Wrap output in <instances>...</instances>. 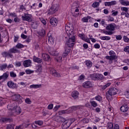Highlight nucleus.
<instances>
[{"mask_svg":"<svg viewBox=\"0 0 129 129\" xmlns=\"http://www.w3.org/2000/svg\"><path fill=\"white\" fill-rule=\"evenodd\" d=\"M109 55L110 56H106L105 58L107 60H109L108 63L109 64H112L114 62H116L117 61V56L114 51L113 50H110L109 52Z\"/></svg>","mask_w":129,"mask_h":129,"instance_id":"obj_1","label":"nucleus"},{"mask_svg":"<svg viewBox=\"0 0 129 129\" xmlns=\"http://www.w3.org/2000/svg\"><path fill=\"white\" fill-rule=\"evenodd\" d=\"M68 36L69 37V39L67 41L66 43V47H67L68 49H70V48H72L73 46H74L76 37H75V35H70Z\"/></svg>","mask_w":129,"mask_h":129,"instance_id":"obj_2","label":"nucleus"},{"mask_svg":"<svg viewBox=\"0 0 129 129\" xmlns=\"http://www.w3.org/2000/svg\"><path fill=\"white\" fill-rule=\"evenodd\" d=\"M78 109V106H73L71 107H70L69 109L67 110H62L61 111H59L58 112V113L59 115H62V114H68L69 113H72L73 111H75V110H77Z\"/></svg>","mask_w":129,"mask_h":129,"instance_id":"obj_3","label":"nucleus"},{"mask_svg":"<svg viewBox=\"0 0 129 129\" xmlns=\"http://www.w3.org/2000/svg\"><path fill=\"white\" fill-rule=\"evenodd\" d=\"M116 92H117V89H115V88H110L108 91L106 93L107 98L110 97V96H112V95H115Z\"/></svg>","mask_w":129,"mask_h":129,"instance_id":"obj_4","label":"nucleus"},{"mask_svg":"<svg viewBox=\"0 0 129 129\" xmlns=\"http://www.w3.org/2000/svg\"><path fill=\"white\" fill-rule=\"evenodd\" d=\"M93 80H102L103 79V75L100 74H93L90 76Z\"/></svg>","mask_w":129,"mask_h":129,"instance_id":"obj_5","label":"nucleus"},{"mask_svg":"<svg viewBox=\"0 0 129 129\" xmlns=\"http://www.w3.org/2000/svg\"><path fill=\"white\" fill-rule=\"evenodd\" d=\"M59 10V5L57 4H53L49 10L50 15H53L55 14Z\"/></svg>","mask_w":129,"mask_h":129,"instance_id":"obj_6","label":"nucleus"},{"mask_svg":"<svg viewBox=\"0 0 129 129\" xmlns=\"http://www.w3.org/2000/svg\"><path fill=\"white\" fill-rule=\"evenodd\" d=\"M23 21H26L27 22H32L33 19L32 18V15L29 13H24V15L22 16Z\"/></svg>","mask_w":129,"mask_h":129,"instance_id":"obj_7","label":"nucleus"},{"mask_svg":"<svg viewBox=\"0 0 129 129\" xmlns=\"http://www.w3.org/2000/svg\"><path fill=\"white\" fill-rule=\"evenodd\" d=\"M66 32L67 36H73L75 35V34L73 32V29L70 28V26H66Z\"/></svg>","mask_w":129,"mask_h":129,"instance_id":"obj_8","label":"nucleus"},{"mask_svg":"<svg viewBox=\"0 0 129 129\" xmlns=\"http://www.w3.org/2000/svg\"><path fill=\"white\" fill-rule=\"evenodd\" d=\"M22 112V109L21 107L17 106L15 107V109L12 110V115H16L17 114H20Z\"/></svg>","mask_w":129,"mask_h":129,"instance_id":"obj_9","label":"nucleus"},{"mask_svg":"<svg viewBox=\"0 0 129 129\" xmlns=\"http://www.w3.org/2000/svg\"><path fill=\"white\" fill-rule=\"evenodd\" d=\"M50 71L51 74H52V76H54V77H61V75L58 72H57V71L55 70L54 68H50Z\"/></svg>","mask_w":129,"mask_h":129,"instance_id":"obj_10","label":"nucleus"},{"mask_svg":"<svg viewBox=\"0 0 129 129\" xmlns=\"http://www.w3.org/2000/svg\"><path fill=\"white\" fill-rule=\"evenodd\" d=\"M49 23L53 27H56L58 24V20H57V18L52 17L50 19Z\"/></svg>","mask_w":129,"mask_h":129,"instance_id":"obj_11","label":"nucleus"},{"mask_svg":"<svg viewBox=\"0 0 129 129\" xmlns=\"http://www.w3.org/2000/svg\"><path fill=\"white\" fill-rule=\"evenodd\" d=\"M82 86L84 87V88H90L92 87L93 85L91 82L87 81L83 84Z\"/></svg>","mask_w":129,"mask_h":129,"instance_id":"obj_12","label":"nucleus"},{"mask_svg":"<svg viewBox=\"0 0 129 129\" xmlns=\"http://www.w3.org/2000/svg\"><path fill=\"white\" fill-rule=\"evenodd\" d=\"M7 85L10 88H12L13 89L17 88V84H15V83L12 81H9L7 83Z\"/></svg>","mask_w":129,"mask_h":129,"instance_id":"obj_13","label":"nucleus"},{"mask_svg":"<svg viewBox=\"0 0 129 129\" xmlns=\"http://www.w3.org/2000/svg\"><path fill=\"white\" fill-rule=\"evenodd\" d=\"M71 125V124L70 123V121L68 120H64L63 121V122L62 123V127L63 128L67 129Z\"/></svg>","mask_w":129,"mask_h":129,"instance_id":"obj_14","label":"nucleus"},{"mask_svg":"<svg viewBox=\"0 0 129 129\" xmlns=\"http://www.w3.org/2000/svg\"><path fill=\"white\" fill-rule=\"evenodd\" d=\"M32 64V61L30 59L25 60L23 62L24 67H30Z\"/></svg>","mask_w":129,"mask_h":129,"instance_id":"obj_15","label":"nucleus"},{"mask_svg":"<svg viewBox=\"0 0 129 129\" xmlns=\"http://www.w3.org/2000/svg\"><path fill=\"white\" fill-rule=\"evenodd\" d=\"M17 105V104H15V103L12 104H9L7 106V108L9 109V110H11V112H13V110L16 108V106Z\"/></svg>","mask_w":129,"mask_h":129,"instance_id":"obj_16","label":"nucleus"},{"mask_svg":"<svg viewBox=\"0 0 129 129\" xmlns=\"http://www.w3.org/2000/svg\"><path fill=\"white\" fill-rule=\"evenodd\" d=\"M106 29L108 31H114L115 29V24H109L108 26H106Z\"/></svg>","mask_w":129,"mask_h":129,"instance_id":"obj_17","label":"nucleus"},{"mask_svg":"<svg viewBox=\"0 0 129 129\" xmlns=\"http://www.w3.org/2000/svg\"><path fill=\"white\" fill-rule=\"evenodd\" d=\"M72 96L74 99H78L79 96V92L77 91H74L72 93Z\"/></svg>","mask_w":129,"mask_h":129,"instance_id":"obj_18","label":"nucleus"},{"mask_svg":"<svg viewBox=\"0 0 129 129\" xmlns=\"http://www.w3.org/2000/svg\"><path fill=\"white\" fill-rule=\"evenodd\" d=\"M64 52L62 54V57H66L69 53H70V51H71V48H68L67 47H65L64 48Z\"/></svg>","mask_w":129,"mask_h":129,"instance_id":"obj_19","label":"nucleus"},{"mask_svg":"<svg viewBox=\"0 0 129 129\" xmlns=\"http://www.w3.org/2000/svg\"><path fill=\"white\" fill-rule=\"evenodd\" d=\"M42 58L44 61H51V57L48 54L43 53Z\"/></svg>","mask_w":129,"mask_h":129,"instance_id":"obj_20","label":"nucleus"},{"mask_svg":"<svg viewBox=\"0 0 129 129\" xmlns=\"http://www.w3.org/2000/svg\"><path fill=\"white\" fill-rule=\"evenodd\" d=\"M66 119L63 117L57 116L55 118V121L57 122H63Z\"/></svg>","mask_w":129,"mask_h":129,"instance_id":"obj_21","label":"nucleus"},{"mask_svg":"<svg viewBox=\"0 0 129 129\" xmlns=\"http://www.w3.org/2000/svg\"><path fill=\"white\" fill-rule=\"evenodd\" d=\"M47 36L48 43L51 45H53V44H54V39L53 38V37H52L50 33L47 34Z\"/></svg>","mask_w":129,"mask_h":129,"instance_id":"obj_22","label":"nucleus"},{"mask_svg":"<svg viewBox=\"0 0 129 129\" xmlns=\"http://www.w3.org/2000/svg\"><path fill=\"white\" fill-rule=\"evenodd\" d=\"M120 110L122 112H126L128 110V107L126 105H123L120 107Z\"/></svg>","mask_w":129,"mask_h":129,"instance_id":"obj_23","label":"nucleus"},{"mask_svg":"<svg viewBox=\"0 0 129 129\" xmlns=\"http://www.w3.org/2000/svg\"><path fill=\"white\" fill-rule=\"evenodd\" d=\"M33 61L34 62H36L37 63H42V62L43 61V60H42V59L39 58V57H37L36 56H33Z\"/></svg>","mask_w":129,"mask_h":129,"instance_id":"obj_24","label":"nucleus"},{"mask_svg":"<svg viewBox=\"0 0 129 129\" xmlns=\"http://www.w3.org/2000/svg\"><path fill=\"white\" fill-rule=\"evenodd\" d=\"M12 120L10 119V118H1L0 119V123H3V122H6V121H12Z\"/></svg>","mask_w":129,"mask_h":129,"instance_id":"obj_25","label":"nucleus"},{"mask_svg":"<svg viewBox=\"0 0 129 129\" xmlns=\"http://www.w3.org/2000/svg\"><path fill=\"white\" fill-rule=\"evenodd\" d=\"M119 3L122 6H129V2L124 0H119Z\"/></svg>","mask_w":129,"mask_h":129,"instance_id":"obj_26","label":"nucleus"},{"mask_svg":"<svg viewBox=\"0 0 129 129\" xmlns=\"http://www.w3.org/2000/svg\"><path fill=\"white\" fill-rule=\"evenodd\" d=\"M42 85H31L30 86V88L37 89L38 88H41Z\"/></svg>","mask_w":129,"mask_h":129,"instance_id":"obj_27","label":"nucleus"},{"mask_svg":"<svg viewBox=\"0 0 129 129\" xmlns=\"http://www.w3.org/2000/svg\"><path fill=\"white\" fill-rule=\"evenodd\" d=\"M10 74H9V72L5 73L3 76H2V77L4 80H7L8 79V78L9 77V75Z\"/></svg>","mask_w":129,"mask_h":129,"instance_id":"obj_28","label":"nucleus"},{"mask_svg":"<svg viewBox=\"0 0 129 129\" xmlns=\"http://www.w3.org/2000/svg\"><path fill=\"white\" fill-rule=\"evenodd\" d=\"M38 34L39 36H41V37H44L45 35H46V32L45 31V30L41 29L39 32Z\"/></svg>","mask_w":129,"mask_h":129,"instance_id":"obj_29","label":"nucleus"},{"mask_svg":"<svg viewBox=\"0 0 129 129\" xmlns=\"http://www.w3.org/2000/svg\"><path fill=\"white\" fill-rule=\"evenodd\" d=\"M100 39L103 41H109L111 38L109 36H101L100 37Z\"/></svg>","mask_w":129,"mask_h":129,"instance_id":"obj_30","label":"nucleus"},{"mask_svg":"<svg viewBox=\"0 0 129 129\" xmlns=\"http://www.w3.org/2000/svg\"><path fill=\"white\" fill-rule=\"evenodd\" d=\"M41 72H42V66L39 65L37 67V69L36 71V73H38V74H40V73Z\"/></svg>","mask_w":129,"mask_h":129,"instance_id":"obj_31","label":"nucleus"},{"mask_svg":"<svg viewBox=\"0 0 129 129\" xmlns=\"http://www.w3.org/2000/svg\"><path fill=\"white\" fill-rule=\"evenodd\" d=\"M86 64L88 68H90L92 66V62L90 60H87L86 61Z\"/></svg>","mask_w":129,"mask_h":129,"instance_id":"obj_32","label":"nucleus"},{"mask_svg":"<svg viewBox=\"0 0 129 129\" xmlns=\"http://www.w3.org/2000/svg\"><path fill=\"white\" fill-rule=\"evenodd\" d=\"M78 8L79 7L75 5V4H74L72 6V9H73V10H75V13H78V12H79V9Z\"/></svg>","mask_w":129,"mask_h":129,"instance_id":"obj_33","label":"nucleus"},{"mask_svg":"<svg viewBox=\"0 0 129 129\" xmlns=\"http://www.w3.org/2000/svg\"><path fill=\"white\" fill-rule=\"evenodd\" d=\"M8 68V64L7 63L3 64L0 66V70H5Z\"/></svg>","mask_w":129,"mask_h":129,"instance_id":"obj_34","label":"nucleus"},{"mask_svg":"<svg viewBox=\"0 0 129 129\" xmlns=\"http://www.w3.org/2000/svg\"><path fill=\"white\" fill-rule=\"evenodd\" d=\"M13 99L14 101L18 100V99H20V97H21V96L20 95H14L12 96Z\"/></svg>","mask_w":129,"mask_h":129,"instance_id":"obj_35","label":"nucleus"},{"mask_svg":"<svg viewBox=\"0 0 129 129\" xmlns=\"http://www.w3.org/2000/svg\"><path fill=\"white\" fill-rule=\"evenodd\" d=\"M9 53H18V50L15 48H11L9 51Z\"/></svg>","mask_w":129,"mask_h":129,"instance_id":"obj_36","label":"nucleus"},{"mask_svg":"<svg viewBox=\"0 0 129 129\" xmlns=\"http://www.w3.org/2000/svg\"><path fill=\"white\" fill-rule=\"evenodd\" d=\"M90 103L91 105L93 106V107H96L97 106V103L94 101H91Z\"/></svg>","mask_w":129,"mask_h":129,"instance_id":"obj_37","label":"nucleus"},{"mask_svg":"<svg viewBox=\"0 0 129 129\" xmlns=\"http://www.w3.org/2000/svg\"><path fill=\"white\" fill-rule=\"evenodd\" d=\"M16 48H17V49H21V48H24V45L21 43H18L16 45Z\"/></svg>","mask_w":129,"mask_h":129,"instance_id":"obj_38","label":"nucleus"},{"mask_svg":"<svg viewBox=\"0 0 129 129\" xmlns=\"http://www.w3.org/2000/svg\"><path fill=\"white\" fill-rule=\"evenodd\" d=\"M10 76L13 78H16V77H17V74H16V73H15L14 72H11Z\"/></svg>","mask_w":129,"mask_h":129,"instance_id":"obj_39","label":"nucleus"},{"mask_svg":"<svg viewBox=\"0 0 129 129\" xmlns=\"http://www.w3.org/2000/svg\"><path fill=\"white\" fill-rule=\"evenodd\" d=\"M99 6V2H95L92 4V7L93 8H97V7Z\"/></svg>","mask_w":129,"mask_h":129,"instance_id":"obj_40","label":"nucleus"},{"mask_svg":"<svg viewBox=\"0 0 129 129\" xmlns=\"http://www.w3.org/2000/svg\"><path fill=\"white\" fill-rule=\"evenodd\" d=\"M40 21L43 24V25H46L47 24V22H46V20L44 19L43 18H39Z\"/></svg>","mask_w":129,"mask_h":129,"instance_id":"obj_41","label":"nucleus"},{"mask_svg":"<svg viewBox=\"0 0 129 129\" xmlns=\"http://www.w3.org/2000/svg\"><path fill=\"white\" fill-rule=\"evenodd\" d=\"M123 40L124 42H126L127 43L129 42V38L126 36H124L123 37Z\"/></svg>","mask_w":129,"mask_h":129,"instance_id":"obj_42","label":"nucleus"},{"mask_svg":"<svg viewBox=\"0 0 129 129\" xmlns=\"http://www.w3.org/2000/svg\"><path fill=\"white\" fill-rule=\"evenodd\" d=\"M95 99L96 100H97L98 101H99L100 102V101L102 100V97H101V96H96Z\"/></svg>","mask_w":129,"mask_h":129,"instance_id":"obj_43","label":"nucleus"},{"mask_svg":"<svg viewBox=\"0 0 129 129\" xmlns=\"http://www.w3.org/2000/svg\"><path fill=\"white\" fill-rule=\"evenodd\" d=\"M51 55L52 56H58L59 53H58V51H52L50 53Z\"/></svg>","mask_w":129,"mask_h":129,"instance_id":"obj_44","label":"nucleus"},{"mask_svg":"<svg viewBox=\"0 0 129 129\" xmlns=\"http://www.w3.org/2000/svg\"><path fill=\"white\" fill-rule=\"evenodd\" d=\"M104 34H105V35H112L113 34V32L112 31H103Z\"/></svg>","mask_w":129,"mask_h":129,"instance_id":"obj_45","label":"nucleus"},{"mask_svg":"<svg viewBox=\"0 0 129 129\" xmlns=\"http://www.w3.org/2000/svg\"><path fill=\"white\" fill-rule=\"evenodd\" d=\"M25 102L26 103H27V104H31L32 103V101H31L30 98H27L25 99Z\"/></svg>","mask_w":129,"mask_h":129,"instance_id":"obj_46","label":"nucleus"},{"mask_svg":"<svg viewBox=\"0 0 129 129\" xmlns=\"http://www.w3.org/2000/svg\"><path fill=\"white\" fill-rule=\"evenodd\" d=\"M124 52H126L128 54H129V46H127L123 49Z\"/></svg>","mask_w":129,"mask_h":129,"instance_id":"obj_47","label":"nucleus"},{"mask_svg":"<svg viewBox=\"0 0 129 129\" xmlns=\"http://www.w3.org/2000/svg\"><path fill=\"white\" fill-rule=\"evenodd\" d=\"M55 59L57 62H60L62 60V56H59L57 57H55Z\"/></svg>","mask_w":129,"mask_h":129,"instance_id":"obj_48","label":"nucleus"},{"mask_svg":"<svg viewBox=\"0 0 129 129\" xmlns=\"http://www.w3.org/2000/svg\"><path fill=\"white\" fill-rule=\"evenodd\" d=\"M111 84V83H108L107 84H106L105 85H104L103 87V89H106V88H107V87H108V86H110V85Z\"/></svg>","mask_w":129,"mask_h":129,"instance_id":"obj_49","label":"nucleus"},{"mask_svg":"<svg viewBox=\"0 0 129 129\" xmlns=\"http://www.w3.org/2000/svg\"><path fill=\"white\" fill-rule=\"evenodd\" d=\"M36 124H38V125H42L43 124V122L42 121H35Z\"/></svg>","mask_w":129,"mask_h":129,"instance_id":"obj_50","label":"nucleus"},{"mask_svg":"<svg viewBox=\"0 0 129 129\" xmlns=\"http://www.w3.org/2000/svg\"><path fill=\"white\" fill-rule=\"evenodd\" d=\"M121 11H123L124 12H125V13H127V11H128V8L126 7H122L121 8Z\"/></svg>","mask_w":129,"mask_h":129,"instance_id":"obj_51","label":"nucleus"},{"mask_svg":"<svg viewBox=\"0 0 129 129\" xmlns=\"http://www.w3.org/2000/svg\"><path fill=\"white\" fill-rule=\"evenodd\" d=\"M21 65H22V63L21 62V61H17L15 63V66L16 67H20Z\"/></svg>","mask_w":129,"mask_h":129,"instance_id":"obj_52","label":"nucleus"},{"mask_svg":"<svg viewBox=\"0 0 129 129\" xmlns=\"http://www.w3.org/2000/svg\"><path fill=\"white\" fill-rule=\"evenodd\" d=\"M3 57H8L9 56V52H4L2 53Z\"/></svg>","mask_w":129,"mask_h":129,"instance_id":"obj_53","label":"nucleus"},{"mask_svg":"<svg viewBox=\"0 0 129 129\" xmlns=\"http://www.w3.org/2000/svg\"><path fill=\"white\" fill-rule=\"evenodd\" d=\"M116 40H117L118 41H119L120 40H121V39H122V37H121V35H116Z\"/></svg>","mask_w":129,"mask_h":129,"instance_id":"obj_54","label":"nucleus"},{"mask_svg":"<svg viewBox=\"0 0 129 129\" xmlns=\"http://www.w3.org/2000/svg\"><path fill=\"white\" fill-rule=\"evenodd\" d=\"M14 125L13 124H9L7 126V129H14Z\"/></svg>","mask_w":129,"mask_h":129,"instance_id":"obj_55","label":"nucleus"},{"mask_svg":"<svg viewBox=\"0 0 129 129\" xmlns=\"http://www.w3.org/2000/svg\"><path fill=\"white\" fill-rule=\"evenodd\" d=\"M34 72V71L31 70H27L26 71V73L27 74H32V73H33Z\"/></svg>","mask_w":129,"mask_h":129,"instance_id":"obj_56","label":"nucleus"},{"mask_svg":"<svg viewBox=\"0 0 129 129\" xmlns=\"http://www.w3.org/2000/svg\"><path fill=\"white\" fill-rule=\"evenodd\" d=\"M108 126L109 129H112V128L113 127V124H112V123H108Z\"/></svg>","mask_w":129,"mask_h":129,"instance_id":"obj_57","label":"nucleus"},{"mask_svg":"<svg viewBox=\"0 0 129 129\" xmlns=\"http://www.w3.org/2000/svg\"><path fill=\"white\" fill-rule=\"evenodd\" d=\"M82 21L84 23H87V22H88V19L87 17H84L82 19Z\"/></svg>","mask_w":129,"mask_h":129,"instance_id":"obj_58","label":"nucleus"},{"mask_svg":"<svg viewBox=\"0 0 129 129\" xmlns=\"http://www.w3.org/2000/svg\"><path fill=\"white\" fill-rule=\"evenodd\" d=\"M84 75H81L79 78V80H84Z\"/></svg>","mask_w":129,"mask_h":129,"instance_id":"obj_59","label":"nucleus"},{"mask_svg":"<svg viewBox=\"0 0 129 129\" xmlns=\"http://www.w3.org/2000/svg\"><path fill=\"white\" fill-rule=\"evenodd\" d=\"M79 37H80V38H81L82 40H85V38L84 37V34H80L79 35Z\"/></svg>","mask_w":129,"mask_h":129,"instance_id":"obj_60","label":"nucleus"},{"mask_svg":"<svg viewBox=\"0 0 129 129\" xmlns=\"http://www.w3.org/2000/svg\"><path fill=\"white\" fill-rule=\"evenodd\" d=\"M48 109H53V104H50L47 106Z\"/></svg>","mask_w":129,"mask_h":129,"instance_id":"obj_61","label":"nucleus"},{"mask_svg":"<svg viewBox=\"0 0 129 129\" xmlns=\"http://www.w3.org/2000/svg\"><path fill=\"white\" fill-rule=\"evenodd\" d=\"M110 4L111 6H114L116 4V1H113L112 2H110Z\"/></svg>","mask_w":129,"mask_h":129,"instance_id":"obj_62","label":"nucleus"},{"mask_svg":"<svg viewBox=\"0 0 129 129\" xmlns=\"http://www.w3.org/2000/svg\"><path fill=\"white\" fill-rule=\"evenodd\" d=\"M125 95L127 98H129V90L125 92Z\"/></svg>","mask_w":129,"mask_h":129,"instance_id":"obj_63","label":"nucleus"},{"mask_svg":"<svg viewBox=\"0 0 129 129\" xmlns=\"http://www.w3.org/2000/svg\"><path fill=\"white\" fill-rule=\"evenodd\" d=\"M23 125H20L19 126H17L16 129H23Z\"/></svg>","mask_w":129,"mask_h":129,"instance_id":"obj_64","label":"nucleus"}]
</instances>
